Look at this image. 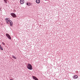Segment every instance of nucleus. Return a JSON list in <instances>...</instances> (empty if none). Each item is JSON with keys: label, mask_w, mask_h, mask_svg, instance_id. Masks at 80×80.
I'll list each match as a JSON object with an SVG mask.
<instances>
[{"label": "nucleus", "mask_w": 80, "mask_h": 80, "mask_svg": "<svg viewBox=\"0 0 80 80\" xmlns=\"http://www.w3.org/2000/svg\"><path fill=\"white\" fill-rule=\"evenodd\" d=\"M11 15L13 17V18H15L16 17V15L14 13H11Z\"/></svg>", "instance_id": "nucleus-4"}, {"label": "nucleus", "mask_w": 80, "mask_h": 80, "mask_svg": "<svg viewBox=\"0 0 80 80\" xmlns=\"http://www.w3.org/2000/svg\"><path fill=\"white\" fill-rule=\"evenodd\" d=\"M10 80H13L10 79Z\"/></svg>", "instance_id": "nucleus-15"}, {"label": "nucleus", "mask_w": 80, "mask_h": 80, "mask_svg": "<svg viewBox=\"0 0 80 80\" xmlns=\"http://www.w3.org/2000/svg\"><path fill=\"white\" fill-rule=\"evenodd\" d=\"M27 68L30 70L32 69V66L31 64L29 63L28 64Z\"/></svg>", "instance_id": "nucleus-2"}, {"label": "nucleus", "mask_w": 80, "mask_h": 80, "mask_svg": "<svg viewBox=\"0 0 80 80\" xmlns=\"http://www.w3.org/2000/svg\"><path fill=\"white\" fill-rule=\"evenodd\" d=\"M2 44L4 46L5 45V43H4L3 42H2Z\"/></svg>", "instance_id": "nucleus-13"}, {"label": "nucleus", "mask_w": 80, "mask_h": 80, "mask_svg": "<svg viewBox=\"0 0 80 80\" xmlns=\"http://www.w3.org/2000/svg\"><path fill=\"white\" fill-rule=\"evenodd\" d=\"M1 47V46L0 45V48Z\"/></svg>", "instance_id": "nucleus-14"}, {"label": "nucleus", "mask_w": 80, "mask_h": 80, "mask_svg": "<svg viewBox=\"0 0 80 80\" xmlns=\"http://www.w3.org/2000/svg\"><path fill=\"white\" fill-rule=\"evenodd\" d=\"M5 3H7V0H4Z\"/></svg>", "instance_id": "nucleus-11"}, {"label": "nucleus", "mask_w": 80, "mask_h": 80, "mask_svg": "<svg viewBox=\"0 0 80 80\" xmlns=\"http://www.w3.org/2000/svg\"><path fill=\"white\" fill-rule=\"evenodd\" d=\"M36 2L37 3L39 4L40 2V0H36Z\"/></svg>", "instance_id": "nucleus-8"}, {"label": "nucleus", "mask_w": 80, "mask_h": 80, "mask_svg": "<svg viewBox=\"0 0 80 80\" xmlns=\"http://www.w3.org/2000/svg\"><path fill=\"white\" fill-rule=\"evenodd\" d=\"M1 10V9H0V11Z\"/></svg>", "instance_id": "nucleus-16"}, {"label": "nucleus", "mask_w": 80, "mask_h": 80, "mask_svg": "<svg viewBox=\"0 0 80 80\" xmlns=\"http://www.w3.org/2000/svg\"><path fill=\"white\" fill-rule=\"evenodd\" d=\"M20 3L21 4H23L25 2V1L24 0H20Z\"/></svg>", "instance_id": "nucleus-5"}, {"label": "nucleus", "mask_w": 80, "mask_h": 80, "mask_svg": "<svg viewBox=\"0 0 80 80\" xmlns=\"http://www.w3.org/2000/svg\"><path fill=\"white\" fill-rule=\"evenodd\" d=\"M6 21V22L8 24H9L10 23V26L11 27H12L13 25V22L12 21L10 20L9 18H6L5 19Z\"/></svg>", "instance_id": "nucleus-1"}, {"label": "nucleus", "mask_w": 80, "mask_h": 80, "mask_svg": "<svg viewBox=\"0 0 80 80\" xmlns=\"http://www.w3.org/2000/svg\"><path fill=\"white\" fill-rule=\"evenodd\" d=\"M26 4L28 6H30L31 5V4H30V3H29V2H27Z\"/></svg>", "instance_id": "nucleus-9"}, {"label": "nucleus", "mask_w": 80, "mask_h": 80, "mask_svg": "<svg viewBox=\"0 0 80 80\" xmlns=\"http://www.w3.org/2000/svg\"><path fill=\"white\" fill-rule=\"evenodd\" d=\"M0 49L2 50H3V48L2 47H1L0 48Z\"/></svg>", "instance_id": "nucleus-12"}, {"label": "nucleus", "mask_w": 80, "mask_h": 80, "mask_svg": "<svg viewBox=\"0 0 80 80\" xmlns=\"http://www.w3.org/2000/svg\"><path fill=\"white\" fill-rule=\"evenodd\" d=\"M78 78V76L77 75H75L73 76V78L74 79L77 78Z\"/></svg>", "instance_id": "nucleus-6"}, {"label": "nucleus", "mask_w": 80, "mask_h": 80, "mask_svg": "<svg viewBox=\"0 0 80 80\" xmlns=\"http://www.w3.org/2000/svg\"><path fill=\"white\" fill-rule=\"evenodd\" d=\"M12 58L15 59H17V58L15 57L14 56H12Z\"/></svg>", "instance_id": "nucleus-10"}, {"label": "nucleus", "mask_w": 80, "mask_h": 80, "mask_svg": "<svg viewBox=\"0 0 80 80\" xmlns=\"http://www.w3.org/2000/svg\"><path fill=\"white\" fill-rule=\"evenodd\" d=\"M32 77L34 79V80H38V78H37L36 77H35L33 76H32Z\"/></svg>", "instance_id": "nucleus-7"}, {"label": "nucleus", "mask_w": 80, "mask_h": 80, "mask_svg": "<svg viewBox=\"0 0 80 80\" xmlns=\"http://www.w3.org/2000/svg\"><path fill=\"white\" fill-rule=\"evenodd\" d=\"M6 36L8 37V38L9 39H11V37H10V35L7 33V34H6Z\"/></svg>", "instance_id": "nucleus-3"}]
</instances>
